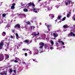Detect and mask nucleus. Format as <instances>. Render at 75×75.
I'll return each mask as SVG.
<instances>
[{"label":"nucleus","mask_w":75,"mask_h":75,"mask_svg":"<svg viewBox=\"0 0 75 75\" xmlns=\"http://www.w3.org/2000/svg\"><path fill=\"white\" fill-rule=\"evenodd\" d=\"M56 46H57V47H58V46H59V45L58 44V43L57 42L56 43Z\"/></svg>","instance_id":"31"},{"label":"nucleus","mask_w":75,"mask_h":75,"mask_svg":"<svg viewBox=\"0 0 75 75\" xmlns=\"http://www.w3.org/2000/svg\"><path fill=\"white\" fill-rule=\"evenodd\" d=\"M60 18H61V16H59L58 17V20H60Z\"/></svg>","instance_id":"35"},{"label":"nucleus","mask_w":75,"mask_h":75,"mask_svg":"<svg viewBox=\"0 0 75 75\" xmlns=\"http://www.w3.org/2000/svg\"><path fill=\"white\" fill-rule=\"evenodd\" d=\"M30 54H31V52L30 51L29 52Z\"/></svg>","instance_id":"53"},{"label":"nucleus","mask_w":75,"mask_h":75,"mask_svg":"<svg viewBox=\"0 0 75 75\" xmlns=\"http://www.w3.org/2000/svg\"><path fill=\"white\" fill-rule=\"evenodd\" d=\"M32 11H33L34 12H35V13H38V9L37 8H34L33 9H32Z\"/></svg>","instance_id":"7"},{"label":"nucleus","mask_w":75,"mask_h":75,"mask_svg":"<svg viewBox=\"0 0 75 75\" xmlns=\"http://www.w3.org/2000/svg\"><path fill=\"white\" fill-rule=\"evenodd\" d=\"M59 7V6H56V7L57 8H58Z\"/></svg>","instance_id":"51"},{"label":"nucleus","mask_w":75,"mask_h":75,"mask_svg":"<svg viewBox=\"0 0 75 75\" xmlns=\"http://www.w3.org/2000/svg\"><path fill=\"white\" fill-rule=\"evenodd\" d=\"M16 38L18 40V38H20V37H19V36H18V33H16Z\"/></svg>","instance_id":"17"},{"label":"nucleus","mask_w":75,"mask_h":75,"mask_svg":"<svg viewBox=\"0 0 75 75\" xmlns=\"http://www.w3.org/2000/svg\"><path fill=\"white\" fill-rule=\"evenodd\" d=\"M6 14H5L4 13L2 14V16L3 17H6Z\"/></svg>","instance_id":"28"},{"label":"nucleus","mask_w":75,"mask_h":75,"mask_svg":"<svg viewBox=\"0 0 75 75\" xmlns=\"http://www.w3.org/2000/svg\"><path fill=\"white\" fill-rule=\"evenodd\" d=\"M52 48H53V47H52L51 46L50 47V50H52Z\"/></svg>","instance_id":"40"},{"label":"nucleus","mask_w":75,"mask_h":75,"mask_svg":"<svg viewBox=\"0 0 75 75\" xmlns=\"http://www.w3.org/2000/svg\"><path fill=\"white\" fill-rule=\"evenodd\" d=\"M25 56H27V53H25Z\"/></svg>","instance_id":"48"},{"label":"nucleus","mask_w":75,"mask_h":75,"mask_svg":"<svg viewBox=\"0 0 75 75\" xmlns=\"http://www.w3.org/2000/svg\"><path fill=\"white\" fill-rule=\"evenodd\" d=\"M26 51H28V49H26Z\"/></svg>","instance_id":"60"},{"label":"nucleus","mask_w":75,"mask_h":75,"mask_svg":"<svg viewBox=\"0 0 75 75\" xmlns=\"http://www.w3.org/2000/svg\"><path fill=\"white\" fill-rule=\"evenodd\" d=\"M13 75H15V74H13Z\"/></svg>","instance_id":"63"},{"label":"nucleus","mask_w":75,"mask_h":75,"mask_svg":"<svg viewBox=\"0 0 75 75\" xmlns=\"http://www.w3.org/2000/svg\"><path fill=\"white\" fill-rule=\"evenodd\" d=\"M59 22H60V23H61V21H59Z\"/></svg>","instance_id":"64"},{"label":"nucleus","mask_w":75,"mask_h":75,"mask_svg":"<svg viewBox=\"0 0 75 75\" xmlns=\"http://www.w3.org/2000/svg\"><path fill=\"white\" fill-rule=\"evenodd\" d=\"M35 28V27L34 26H31L30 27V28L31 30H33H33H34V28Z\"/></svg>","instance_id":"25"},{"label":"nucleus","mask_w":75,"mask_h":75,"mask_svg":"<svg viewBox=\"0 0 75 75\" xmlns=\"http://www.w3.org/2000/svg\"><path fill=\"white\" fill-rule=\"evenodd\" d=\"M24 27L25 29H27V26H25Z\"/></svg>","instance_id":"46"},{"label":"nucleus","mask_w":75,"mask_h":75,"mask_svg":"<svg viewBox=\"0 0 75 75\" xmlns=\"http://www.w3.org/2000/svg\"><path fill=\"white\" fill-rule=\"evenodd\" d=\"M22 64H25V62H22Z\"/></svg>","instance_id":"50"},{"label":"nucleus","mask_w":75,"mask_h":75,"mask_svg":"<svg viewBox=\"0 0 75 75\" xmlns=\"http://www.w3.org/2000/svg\"><path fill=\"white\" fill-rule=\"evenodd\" d=\"M71 11H72V10L71 9V10H69V13H70V14H71Z\"/></svg>","instance_id":"44"},{"label":"nucleus","mask_w":75,"mask_h":75,"mask_svg":"<svg viewBox=\"0 0 75 75\" xmlns=\"http://www.w3.org/2000/svg\"><path fill=\"white\" fill-rule=\"evenodd\" d=\"M26 23L27 24H30V22L29 21L26 22Z\"/></svg>","instance_id":"34"},{"label":"nucleus","mask_w":75,"mask_h":75,"mask_svg":"<svg viewBox=\"0 0 75 75\" xmlns=\"http://www.w3.org/2000/svg\"><path fill=\"white\" fill-rule=\"evenodd\" d=\"M51 43L52 45L54 44V41L51 40Z\"/></svg>","instance_id":"30"},{"label":"nucleus","mask_w":75,"mask_h":75,"mask_svg":"<svg viewBox=\"0 0 75 75\" xmlns=\"http://www.w3.org/2000/svg\"><path fill=\"white\" fill-rule=\"evenodd\" d=\"M62 45H64L65 44H64V43L63 42H62Z\"/></svg>","instance_id":"42"},{"label":"nucleus","mask_w":75,"mask_h":75,"mask_svg":"<svg viewBox=\"0 0 75 75\" xmlns=\"http://www.w3.org/2000/svg\"><path fill=\"white\" fill-rule=\"evenodd\" d=\"M66 30H65V29H64V31H65Z\"/></svg>","instance_id":"59"},{"label":"nucleus","mask_w":75,"mask_h":75,"mask_svg":"<svg viewBox=\"0 0 75 75\" xmlns=\"http://www.w3.org/2000/svg\"><path fill=\"white\" fill-rule=\"evenodd\" d=\"M71 32L70 33L68 34V37H70L71 36V37H72V36H75V34L73 33V32L74 33V31H75V27H74V28L73 27H72L71 28ZM72 31H73V32Z\"/></svg>","instance_id":"1"},{"label":"nucleus","mask_w":75,"mask_h":75,"mask_svg":"<svg viewBox=\"0 0 75 75\" xmlns=\"http://www.w3.org/2000/svg\"><path fill=\"white\" fill-rule=\"evenodd\" d=\"M70 16H71V13H67V17H70Z\"/></svg>","instance_id":"23"},{"label":"nucleus","mask_w":75,"mask_h":75,"mask_svg":"<svg viewBox=\"0 0 75 75\" xmlns=\"http://www.w3.org/2000/svg\"><path fill=\"white\" fill-rule=\"evenodd\" d=\"M13 62V60H11V62Z\"/></svg>","instance_id":"62"},{"label":"nucleus","mask_w":75,"mask_h":75,"mask_svg":"<svg viewBox=\"0 0 75 75\" xmlns=\"http://www.w3.org/2000/svg\"><path fill=\"white\" fill-rule=\"evenodd\" d=\"M7 46H8L9 45V44H10V43H7Z\"/></svg>","instance_id":"45"},{"label":"nucleus","mask_w":75,"mask_h":75,"mask_svg":"<svg viewBox=\"0 0 75 75\" xmlns=\"http://www.w3.org/2000/svg\"><path fill=\"white\" fill-rule=\"evenodd\" d=\"M19 16L21 18H23V17H25V14L24 13L19 14Z\"/></svg>","instance_id":"4"},{"label":"nucleus","mask_w":75,"mask_h":75,"mask_svg":"<svg viewBox=\"0 0 75 75\" xmlns=\"http://www.w3.org/2000/svg\"><path fill=\"white\" fill-rule=\"evenodd\" d=\"M0 74L1 75H7V72L6 71H3L2 72H1L0 73Z\"/></svg>","instance_id":"9"},{"label":"nucleus","mask_w":75,"mask_h":75,"mask_svg":"<svg viewBox=\"0 0 75 75\" xmlns=\"http://www.w3.org/2000/svg\"><path fill=\"white\" fill-rule=\"evenodd\" d=\"M3 34H4V35H3V34H2V35H3V36H5V35H6V32H3Z\"/></svg>","instance_id":"26"},{"label":"nucleus","mask_w":75,"mask_h":75,"mask_svg":"<svg viewBox=\"0 0 75 75\" xmlns=\"http://www.w3.org/2000/svg\"><path fill=\"white\" fill-rule=\"evenodd\" d=\"M30 42H32V41H30Z\"/></svg>","instance_id":"61"},{"label":"nucleus","mask_w":75,"mask_h":75,"mask_svg":"<svg viewBox=\"0 0 75 75\" xmlns=\"http://www.w3.org/2000/svg\"><path fill=\"white\" fill-rule=\"evenodd\" d=\"M21 6H24V4H21Z\"/></svg>","instance_id":"55"},{"label":"nucleus","mask_w":75,"mask_h":75,"mask_svg":"<svg viewBox=\"0 0 75 75\" xmlns=\"http://www.w3.org/2000/svg\"><path fill=\"white\" fill-rule=\"evenodd\" d=\"M14 62H16V63L18 62L16 60H15L14 61Z\"/></svg>","instance_id":"41"},{"label":"nucleus","mask_w":75,"mask_h":75,"mask_svg":"<svg viewBox=\"0 0 75 75\" xmlns=\"http://www.w3.org/2000/svg\"><path fill=\"white\" fill-rule=\"evenodd\" d=\"M17 46H19V47H20V44L18 45H17Z\"/></svg>","instance_id":"58"},{"label":"nucleus","mask_w":75,"mask_h":75,"mask_svg":"<svg viewBox=\"0 0 75 75\" xmlns=\"http://www.w3.org/2000/svg\"><path fill=\"white\" fill-rule=\"evenodd\" d=\"M52 8V7H50L49 8V7H48L47 10H47V11H48V10H49V11H50V10H51Z\"/></svg>","instance_id":"16"},{"label":"nucleus","mask_w":75,"mask_h":75,"mask_svg":"<svg viewBox=\"0 0 75 75\" xmlns=\"http://www.w3.org/2000/svg\"><path fill=\"white\" fill-rule=\"evenodd\" d=\"M11 8L12 10H14L15 8V7L14 6H11Z\"/></svg>","instance_id":"22"},{"label":"nucleus","mask_w":75,"mask_h":75,"mask_svg":"<svg viewBox=\"0 0 75 75\" xmlns=\"http://www.w3.org/2000/svg\"><path fill=\"white\" fill-rule=\"evenodd\" d=\"M4 45V40H2L0 43V50L3 48V46Z\"/></svg>","instance_id":"2"},{"label":"nucleus","mask_w":75,"mask_h":75,"mask_svg":"<svg viewBox=\"0 0 75 75\" xmlns=\"http://www.w3.org/2000/svg\"><path fill=\"white\" fill-rule=\"evenodd\" d=\"M13 71L14 72V74H16V70H14Z\"/></svg>","instance_id":"36"},{"label":"nucleus","mask_w":75,"mask_h":75,"mask_svg":"<svg viewBox=\"0 0 75 75\" xmlns=\"http://www.w3.org/2000/svg\"><path fill=\"white\" fill-rule=\"evenodd\" d=\"M42 0H38V1L39 2H40V1H41Z\"/></svg>","instance_id":"57"},{"label":"nucleus","mask_w":75,"mask_h":75,"mask_svg":"<svg viewBox=\"0 0 75 75\" xmlns=\"http://www.w3.org/2000/svg\"><path fill=\"white\" fill-rule=\"evenodd\" d=\"M13 72V70H12V69H11L9 70V72L10 73H12V72Z\"/></svg>","instance_id":"27"},{"label":"nucleus","mask_w":75,"mask_h":75,"mask_svg":"<svg viewBox=\"0 0 75 75\" xmlns=\"http://www.w3.org/2000/svg\"><path fill=\"white\" fill-rule=\"evenodd\" d=\"M40 45H41V46H44V44L42 42H41L40 43Z\"/></svg>","instance_id":"20"},{"label":"nucleus","mask_w":75,"mask_h":75,"mask_svg":"<svg viewBox=\"0 0 75 75\" xmlns=\"http://www.w3.org/2000/svg\"><path fill=\"white\" fill-rule=\"evenodd\" d=\"M12 33H14L15 32V30H12Z\"/></svg>","instance_id":"39"},{"label":"nucleus","mask_w":75,"mask_h":75,"mask_svg":"<svg viewBox=\"0 0 75 75\" xmlns=\"http://www.w3.org/2000/svg\"><path fill=\"white\" fill-rule=\"evenodd\" d=\"M6 56V59H7V60H8V58H9V56L8 54H5Z\"/></svg>","instance_id":"15"},{"label":"nucleus","mask_w":75,"mask_h":75,"mask_svg":"<svg viewBox=\"0 0 75 75\" xmlns=\"http://www.w3.org/2000/svg\"><path fill=\"white\" fill-rule=\"evenodd\" d=\"M56 33H54L53 34V35L54 37H58V34H57L56 33V32H55Z\"/></svg>","instance_id":"10"},{"label":"nucleus","mask_w":75,"mask_h":75,"mask_svg":"<svg viewBox=\"0 0 75 75\" xmlns=\"http://www.w3.org/2000/svg\"><path fill=\"white\" fill-rule=\"evenodd\" d=\"M15 60H16L18 62L20 61V59L19 58L17 57L15 58Z\"/></svg>","instance_id":"21"},{"label":"nucleus","mask_w":75,"mask_h":75,"mask_svg":"<svg viewBox=\"0 0 75 75\" xmlns=\"http://www.w3.org/2000/svg\"><path fill=\"white\" fill-rule=\"evenodd\" d=\"M23 10L25 12H27V11H28V9H27L25 8Z\"/></svg>","instance_id":"24"},{"label":"nucleus","mask_w":75,"mask_h":75,"mask_svg":"<svg viewBox=\"0 0 75 75\" xmlns=\"http://www.w3.org/2000/svg\"><path fill=\"white\" fill-rule=\"evenodd\" d=\"M32 35H35V36H37V35H40V33L38 32H34L33 33Z\"/></svg>","instance_id":"5"},{"label":"nucleus","mask_w":75,"mask_h":75,"mask_svg":"<svg viewBox=\"0 0 75 75\" xmlns=\"http://www.w3.org/2000/svg\"><path fill=\"white\" fill-rule=\"evenodd\" d=\"M63 27L64 28H68V27H69V26H68L67 25H65L63 26Z\"/></svg>","instance_id":"14"},{"label":"nucleus","mask_w":75,"mask_h":75,"mask_svg":"<svg viewBox=\"0 0 75 75\" xmlns=\"http://www.w3.org/2000/svg\"><path fill=\"white\" fill-rule=\"evenodd\" d=\"M38 54V50H36L34 53V55H36V54Z\"/></svg>","instance_id":"11"},{"label":"nucleus","mask_w":75,"mask_h":75,"mask_svg":"<svg viewBox=\"0 0 75 75\" xmlns=\"http://www.w3.org/2000/svg\"><path fill=\"white\" fill-rule=\"evenodd\" d=\"M65 18H66V17H64V18H63L62 19V21H64V20H65Z\"/></svg>","instance_id":"33"},{"label":"nucleus","mask_w":75,"mask_h":75,"mask_svg":"<svg viewBox=\"0 0 75 75\" xmlns=\"http://www.w3.org/2000/svg\"><path fill=\"white\" fill-rule=\"evenodd\" d=\"M28 6H33V7H34L35 6V5H34V3H29L28 4Z\"/></svg>","instance_id":"12"},{"label":"nucleus","mask_w":75,"mask_h":75,"mask_svg":"<svg viewBox=\"0 0 75 75\" xmlns=\"http://www.w3.org/2000/svg\"><path fill=\"white\" fill-rule=\"evenodd\" d=\"M50 17H52V18H54V15H53L52 14H50L49 15Z\"/></svg>","instance_id":"19"},{"label":"nucleus","mask_w":75,"mask_h":75,"mask_svg":"<svg viewBox=\"0 0 75 75\" xmlns=\"http://www.w3.org/2000/svg\"><path fill=\"white\" fill-rule=\"evenodd\" d=\"M12 6H16V4L15 3H13L12 4Z\"/></svg>","instance_id":"43"},{"label":"nucleus","mask_w":75,"mask_h":75,"mask_svg":"<svg viewBox=\"0 0 75 75\" xmlns=\"http://www.w3.org/2000/svg\"><path fill=\"white\" fill-rule=\"evenodd\" d=\"M47 28H48V30L49 31H50L51 30V29H50V27H51L52 25H47Z\"/></svg>","instance_id":"13"},{"label":"nucleus","mask_w":75,"mask_h":75,"mask_svg":"<svg viewBox=\"0 0 75 75\" xmlns=\"http://www.w3.org/2000/svg\"><path fill=\"white\" fill-rule=\"evenodd\" d=\"M57 20H58V19H56V20H55V21H56V22H57Z\"/></svg>","instance_id":"56"},{"label":"nucleus","mask_w":75,"mask_h":75,"mask_svg":"<svg viewBox=\"0 0 75 75\" xmlns=\"http://www.w3.org/2000/svg\"><path fill=\"white\" fill-rule=\"evenodd\" d=\"M33 61H35V62H37V61H36V59H33Z\"/></svg>","instance_id":"37"},{"label":"nucleus","mask_w":75,"mask_h":75,"mask_svg":"<svg viewBox=\"0 0 75 75\" xmlns=\"http://www.w3.org/2000/svg\"><path fill=\"white\" fill-rule=\"evenodd\" d=\"M73 18L74 20L75 21V15H74V16L73 17Z\"/></svg>","instance_id":"32"},{"label":"nucleus","mask_w":75,"mask_h":75,"mask_svg":"<svg viewBox=\"0 0 75 75\" xmlns=\"http://www.w3.org/2000/svg\"><path fill=\"white\" fill-rule=\"evenodd\" d=\"M44 45L45 46V48H47V47H48V45L46 44H45V45Z\"/></svg>","instance_id":"29"},{"label":"nucleus","mask_w":75,"mask_h":75,"mask_svg":"<svg viewBox=\"0 0 75 75\" xmlns=\"http://www.w3.org/2000/svg\"><path fill=\"white\" fill-rule=\"evenodd\" d=\"M43 46H40L39 47V48H40L41 49H42V47H43Z\"/></svg>","instance_id":"38"},{"label":"nucleus","mask_w":75,"mask_h":75,"mask_svg":"<svg viewBox=\"0 0 75 75\" xmlns=\"http://www.w3.org/2000/svg\"><path fill=\"white\" fill-rule=\"evenodd\" d=\"M65 3L66 6H68V5H69L71 3V1L70 0H67L65 2Z\"/></svg>","instance_id":"3"},{"label":"nucleus","mask_w":75,"mask_h":75,"mask_svg":"<svg viewBox=\"0 0 75 75\" xmlns=\"http://www.w3.org/2000/svg\"><path fill=\"white\" fill-rule=\"evenodd\" d=\"M62 41H60V40H59V42L60 43V42H62Z\"/></svg>","instance_id":"52"},{"label":"nucleus","mask_w":75,"mask_h":75,"mask_svg":"<svg viewBox=\"0 0 75 75\" xmlns=\"http://www.w3.org/2000/svg\"><path fill=\"white\" fill-rule=\"evenodd\" d=\"M22 50L23 51H26V49H22Z\"/></svg>","instance_id":"47"},{"label":"nucleus","mask_w":75,"mask_h":75,"mask_svg":"<svg viewBox=\"0 0 75 75\" xmlns=\"http://www.w3.org/2000/svg\"><path fill=\"white\" fill-rule=\"evenodd\" d=\"M30 42V41L28 40H24V42H26V43H28V42Z\"/></svg>","instance_id":"18"},{"label":"nucleus","mask_w":75,"mask_h":75,"mask_svg":"<svg viewBox=\"0 0 75 75\" xmlns=\"http://www.w3.org/2000/svg\"><path fill=\"white\" fill-rule=\"evenodd\" d=\"M10 37L11 38H13V36H11Z\"/></svg>","instance_id":"49"},{"label":"nucleus","mask_w":75,"mask_h":75,"mask_svg":"<svg viewBox=\"0 0 75 75\" xmlns=\"http://www.w3.org/2000/svg\"><path fill=\"white\" fill-rule=\"evenodd\" d=\"M4 59V56L3 55L0 54V61H3Z\"/></svg>","instance_id":"6"},{"label":"nucleus","mask_w":75,"mask_h":75,"mask_svg":"<svg viewBox=\"0 0 75 75\" xmlns=\"http://www.w3.org/2000/svg\"><path fill=\"white\" fill-rule=\"evenodd\" d=\"M63 48H65V46H63L62 47Z\"/></svg>","instance_id":"54"},{"label":"nucleus","mask_w":75,"mask_h":75,"mask_svg":"<svg viewBox=\"0 0 75 75\" xmlns=\"http://www.w3.org/2000/svg\"><path fill=\"white\" fill-rule=\"evenodd\" d=\"M20 24H18L15 25L14 27L15 28H20Z\"/></svg>","instance_id":"8"}]
</instances>
